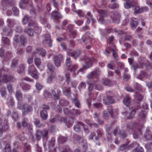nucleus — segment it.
<instances>
[{"mask_svg": "<svg viewBox=\"0 0 152 152\" xmlns=\"http://www.w3.org/2000/svg\"><path fill=\"white\" fill-rule=\"evenodd\" d=\"M34 123L37 127H40L43 126V125L38 120H36Z\"/></svg>", "mask_w": 152, "mask_h": 152, "instance_id": "680f3d73", "label": "nucleus"}, {"mask_svg": "<svg viewBox=\"0 0 152 152\" xmlns=\"http://www.w3.org/2000/svg\"><path fill=\"white\" fill-rule=\"evenodd\" d=\"M40 115L42 118L45 119L48 116V114L46 110H43L40 112Z\"/></svg>", "mask_w": 152, "mask_h": 152, "instance_id": "7c9ffc66", "label": "nucleus"}, {"mask_svg": "<svg viewBox=\"0 0 152 152\" xmlns=\"http://www.w3.org/2000/svg\"><path fill=\"white\" fill-rule=\"evenodd\" d=\"M73 102H74L75 106L77 107H79L80 103V101L79 100L77 96L75 98L73 99Z\"/></svg>", "mask_w": 152, "mask_h": 152, "instance_id": "e433bc0d", "label": "nucleus"}, {"mask_svg": "<svg viewBox=\"0 0 152 152\" xmlns=\"http://www.w3.org/2000/svg\"><path fill=\"white\" fill-rule=\"evenodd\" d=\"M48 134V131L47 130H44L42 131L38 130L36 134L37 139L38 140H39L41 137H46Z\"/></svg>", "mask_w": 152, "mask_h": 152, "instance_id": "f8f14e48", "label": "nucleus"}, {"mask_svg": "<svg viewBox=\"0 0 152 152\" xmlns=\"http://www.w3.org/2000/svg\"><path fill=\"white\" fill-rule=\"evenodd\" d=\"M35 32L37 34H39L42 31V28L40 27L35 26L34 28Z\"/></svg>", "mask_w": 152, "mask_h": 152, "instance_id": "5fc2aeb1", "label": "nucleus"}, {"mask_svg": "<svg viewBox=\"0 0 152 152\" xmlns=\"http://www.w3.org/2000/svg\"><path fill=\"white\" fill-rule=\"evenodd\" d=\"M65 75L66 78V81L67 84H69L70 82V74L68 72H65Z\"/></svg>", "mask_w": 152, "mask_h": 152, "instance_id": "e2e57ef3", "label": "nucleus"}, {"mask_svg": "<svg viewBox=\"0 0 152 152\" xmlns=\"http://www.w3.org/2000/svg\"><path fill=\"white\" fill-rule=\"evenodd\" d=\"M77 68V66L76 64H72L70 66L68 67V69L71 72H74Z\"/></svg>", "mask_w": 152, "mask_h": 152, "instance_id": "473e14b6", "label": "nucleus"}, {"mask_svg": "<svg viewBox=\"0 0 152 152\" xmlns=\"http://www.w3.org/2000/svg\"><path fill=\"white\" fill-rule=\"evenodd\" d=\"M146 74V72H145L142 71L140 72V75L137 77L138 79L141 80H142L145 77V75Z\"/></svg>", "mask_w": 152, "mask_h": 152, "instance_id": "c03bdc74", "label": "nucleus"}, {"mask_svg": "<svg viewBox=\"0 0 152 152\" xmlns=\"http://www.w3.org/2000/svg\"><path fill=\"white\" fill-rule=\"evenodd\" d=\"M138 24V22L136 18H132L131 22V26L133 29H135L137 27Z\"/></svg>", "mask_w": 152, "mask_h": 152, "instance_id": "412c9836", "label": "nucleus"}, {"mask_svg": "<svg viewBox=\"0 0 152 152\" xmlns=\"http://www.w3.org/2000/svg\"><path fill=\"white\" fill-rule=\"evenodd\" d=\"M30 19L28 16L25 15L22 20V24L23 25L26 24L28 22V23Z\"/></svg>", "mask_w": 152, "mask_h": 152, "instance_id": "f704fd0d", "label": "nucleus"}, {"mask_svg": "<svg viewBox=\"0 0 152 152\" xmlns=\"http://www.w3.org/2000/svg\"><path fill=\"white\" fill-rule=\"evenodd\" d=\"M63 60L62 56L61 55L56 56L54 58V61L56 66L57 67L60 66Z\"/></svg>", "mask_w": 152, "mask_h": 152, "instance_id": "4468645a", "label": "nucleus"}, {"mask_svg": "<svg viewBox=\"0 0 152 152\" xmlns=\"http://www.w3.org/2000/svg\"><path fill=\"white\" fill-rule=\"evenodd\" d=\"M34 62L37 68L40 69L41 66V59L38 58H36L34 60Z\"/></svg>", "mask_w": 152, "mask_h": 152, "instance_id": "c9c22d12", "label": "nucleus"}, {"mask_svg": "<svg viewBox=\"0 0 152 152\" xmlns=\"http://www.w3.org/2000/svg\"><path fill=\"white\" fill-rule=\"evenodd\" d=\"M146 113L144 111H142L140 112L139 116L140 118L144 120L145 118Z\"/></svg>", "mask_w": 152, "mask_h": 152, "instance_id": "79ce46f5", "label": "nucleus"}, {"mask_svg": "<svg viewBox=\"0 0 152 152\" xmlns=\"http://www.w3.org/2000/svg\"><path fill=\"white\" fill-rule=\"evenodd\" d=\"M9 127L8 122L7 120H4L0 122V136H2V133L7 130Z\"/></svg>", "mask_w": 152, "mask_h": 152, "instance_id": "39448f33", "label": "nucleus"}, {"mask_svg": "<svg viewBox=\"0 0 152 152\" xmlns=\"http://www.w3.org/2000/svg\"><path fill=\"white\" fill-rule=\"evenodd\" d=\"M12 11L15 15H17L19 14V11L17 7H12Z\"/></svg>", "mask_w": 152, "mask_h": 152, "instance_id": "13d9d810", "label": "nucleus"}, {"mask_svg": "<svg viewBox=\"0 0 152 152\" xmlns=\"http://www.w3.org/2000/svg\"><path fill=\"white\" fill-rule=\"evenodd\" d=\"M118 4L116 3H112L109 5V7L111 9H115L118 7Z\"/></svg>", "mask_w": 152, "mask_h": 152, "instance_id": "3c124183", "label": "nucleus"}, {"mask_svg": "<svg viewBox=\"0 0 152 152\" xmlns=\"http://www.w3.org/2000/svg\"><path fill=\"white\" fill-rule=\"evenodd\" d=\"M88 84L89 85V89L90 91H91L94 89L98 90L102 89V86L98 84L97 81L94 82L91 84H89V83L88 82Z\"/></svg>", "mask_w": 152, "mask_h": 152, "instance_id": "1a4fd4ad", "label": "nucleus"}, {"mask_svg": "<svg viewBox=\"0 0 152 152\" xmlns=\"http://www.w3.org/2000/svg\"><path fill=\"white\" fill-rule=\"evenodd\" d=\"M4 152H11V148L10 144H6L5 147V149Z\"/></svg>", "mask_w": 152, "mask_h": 152, "instance_id": "6e6d98bb", "label": "nucleus"}, {"mask_svg": "<svg viewBox=\"0 0 152 152\" xmlns=\"http://www.w3.org/2000/svg\"><path fill=\"white\" fill-rule=\"evenodd\" d=\"M0 92L2 97H5L7 95L5 88L4 87H2L0 90Z\"/></svg>", "mask_w": 152, "mask_h": 152, "instance_id": "4c0bfd02", "label": "nucleus"}, {"mask_svg": "<svg viewBox=\"0 0 152 152\" xmlns=\"http://www.w3.org/2000/svg\"><path fill=\"white\" fill-rule=\"evenodd\" d=\"M25 67L23 64H21L18 67V72L19 73H21L23 72L25 69Z\"/></svg>", "mask_w": 152, "mask_h": 152, "instance_id": "de8ad7c7", "label": "nucleus"}, {"mask_svg": "<svg viewBox=\"0 0 152 152\" xmlns=\"http://www.w3.org/2000/svg\"><path fill=\"white\" fill-rule=\"evenodd\" d=\"M134 4V0H128L126 3L124 4V7L128 9L131 8Z\"/></svg>", "mask_w": 152, "mask_h": 152, "instance_id": "6ab92c4d", "label": "nucleus"}, {"mask_svg": "<svg viewBox=\"0 0 152 152\" xmlns=\"http://www.w3.org/2000/svg\"><path fill=\"white\" fill-rule=\"evenodd\" d=\"M93 72L96 77L97 76H98L100 74V72L98 68H96Z\"/></svg>", "mask_w": 152, "mask_h": 152, "instance_id": "0e129e2a", "label": "nucleus"}, {"mask_svg": "<svg viewBox=\"0 0 152 152\" xmlns=\"http://www.w3.org/2000/svg\"><path fill=\"white\" fill-rule=\"evenodd\" d=\"M17 108L20 110H21L23 115L28 114L29 112H31L33 110V108L31 106L27 104H24L21 105L20 103L18 102Z\"/></svg>", "mask_w": 152, "mask_h": 152, "instance_id": "f03ea898", "label": "nucleus"}, {"mask_svg": "<svg viewBox=\"0 0 152 152\" xmlns=\"http://www.w3.org/2000/svg\"><path fill=\"white\" fill-rule=\"evenodd\" d=\"M134 11L135 13H140L142 12V10L139 6H136L135 7Z\"/></svg>", "mask_w": 152, "mask_h": 152, "instance_id": "8fccbe9b", "label": "nucleus"}, {"mask_svg": "<svg viewBox=\"0 0 152 152\" xmlns=\"http://www.w3.org/2000/svg\"><path fill=\"white\" fill-rule=\"evenodd\" d=\"M66 64L67 66L69 67L72 64V62L70 58H67L66 60Z\"/></svg>", "mask_w": 152, "mask_h": 152, "instance_id": "4d7b16f0", "label": "nucleus"}, {"mask_svg": "<svg viewBox=\"0 0 152 152\" xmlns=\"http://www.w3.org/2000/svg\"><path fill=\"white\" fill-rule=\"evenodd\" d=\"M67 54L69 56L73 57L75 58H77L80 54V51L79 50H77L75 51H73L71 50L67 51Z\"/></svg>", "mask_w": 152, "mask_h": 152, "instance_id": "dca6fc26", "label": "nucleus"}, {"mask_svg": "<svg viewBox=\"0 0 152 152\" xmlns=\"http://www.w3.org/2000/svg\"><path fill=\"white\" fill-rule=\"evenodd\" d=\"M113 102V97L112 96L108 95V94L107 95L106 97L103 99V103L106 105H109Z\"/></svg>", "mask_w": 152, "mask_h": 152, "instance_id": "2eb2a0df", "label": "nucleus"}, {"mask_svg": "<svg viewBox=\"0 0 152 152\" xmlns=\"http://www.w3.org/2000/svg\"><path fill=\"white\" fill-rule=\"evenodd\" d=\"M66 137L60 135L58 137V142L61 143H63L66 141Z\"/></svg>", "mask_w": 152, "mask_h": 152, "instance_id": "2f4dec72", "label": "nucleus"}, {"mask_svg": "<svg viewBox=\"0 0 152 152\" xmlns=\"http://www.w3.org/2000/svg\"><path fill=\"white\" fill-rule=\"evenodd\" d=\"M42 40L43 43L44 44H47L49 47L52 46V42L50 39V35L47 34H45L43 37Z\"/></svg>", "mask_w": 152, "mask_h": 152, "instance_id": "9d476101", "label": "nucleus"}, {"mask_svg": "<svg viewBox=\"0 0 152 152\" xmlns=\"http://www.w3.org/2000/svg\"><path fill=\"white\" fill-rule=\"evenodd\" d=\"M1 74L0 73V86L1 84V82L7 83L8 81H13V77L10 76H7L6 75H4L2 77L1 76Z\"/></svg>", "mask_w": 152, "mask_h": 152, "instance_id": "9b49d317", "label": "nucleus"}, {"mask_svg": "<svg viewBox=\"0 0 152 152\" xmlns=\"http://www.w3.org/2000/svg\"><path fill=\"white\" fill-rule=\"evenodd\" d=\"M13 148L12 152H18V142L15 141L13 143Z\"/></svg>", "mask_w": 152, "mask_h": 152, "instance_id": "37998d69", "label": "nucleus"}, {"mask_svg": "<svg viewBox=\"0 0 152 152\" xmlns=\"http://www.w3.org/2000/svg\"><path fill=\"white\" fill-rule=\"evenodd\" d=\"M28 73L30 75L35 79H37L39 77V74L33 65H31L28 67Z\"/></svg>", "mask_w": 152, "mask_h": 152, "instance_id": "20e7f679", "label": "nucleus"}, {"mask_svg": "<svg viewBox=\"0 0 152 152\" xmlns=\"http://www.w3.org/2000/svg\"><path fill=\"white\" fill-rule=\"evenodd\" d=\"M59 104L61 106H65L67 105L68 104L67 101L64 99H61L60 100L59 102Z\"/></svg>", "mask_w": 152, "mask_h": 152, "instance_id": "09e8293b", "label": "nucleus"}, {"mask_svg": "<svg viewBox=\"0 0 152 152\" xmlns=\"http://www.w3.org/2000/svg\"><path fill=\"white\" fill-rule=\"evenodd\" d=\"M110 15L114 23H119L120 15L118 12H111Z\"/></svg>", "mask_w": 152, "mask_h": 152, "instance_id": "6e6552de", "label": "nucleus"}, {"mask_svg": "<svg viewBox=\"0 0 152 152\" xmlns=\"http://www.w3.org/2000/svg\"><path fill=\"white\" fill-rule=\"evenodd\" d=\"M86 87V85L85 83L83 82H81L79 85L78 88L80 91L85 89Z\"/></svg>", "mask_w": 152, "mask_h": 152, "instance_id": "58836bf2", "label": "nucleus"}, {"mask_svg": "<svg viewBox=\"0 0 152 152\" xmlns=\"http://www.w3.org/2000/svg\"><path fill=\"white\" fill-rule=\"evenodd\" d=\"M101 83L104 85L107 86L110 83V81L106 78H104L102 80Z\"/></svg>", "mask_w": 152, "mask_h": 152, "instance_id": "603ef678", "label": "nucleus"}, {"mask_svg": "<svg viewBox=\"0 0 152 152\" xmlns=\"http://www.w3.org/2000/svg\"><path fill=\"white\" fill-rule=\"evenodd\" d=\"M135 95L136 96V99L139 101L142 100L143 98V96L140 94H137Z\"/></svg>", "mask_w": 152, "mask_h": 152, "instance_id": "69168bd1", "label": "nucleus"}, {"mask_svg": "<svg viewBox=\"0 0 152 152\" xmlns=\"http://www.w3.org/2000/svg\"><path fill=\"white\" fill-rule=\"evenodd\" d=\"M11 115L12 118L15 120L18 118V115L16 112H15L13 111Z\"/></svg>", "mask_w": 152, "mask_h": 152, "instance_id": "bf43d9fd", "label": "nucleus"}, {"mask_svg": "<svg viewBox=\"0 0 152 152\" xmlns=\"http://www.w3.org/2000/svg\"><path fill=\"white\" fill-rule=\"evenodd\" d=\"M40 19L41 23L44 24L45 26H47L48 29L51 28V26L47 21L46 18L45 17H41Z\"/></svg>", "mask_w": 152, "mask_h": 152, "instance_id": "4be33fe9", "label": "nucleus"}, {"mask_svg": "<svg viewBox=\"0 0 152 152\" xmlns=\"http://www.w3.org/2000/svg\"><path fill=\"white\" fill-rule=\"evenodd\" d=\"M87 77L88 79H91L94 77L96 78V77L92 71L87 75Z\"/></svg>", "mask_w": 152, "mask_h": 152, "instance_id": "864d4df0", "label": "nucleus"}, {"mask_svg": "<svg viewBox=\"0 0 152 152\" xmlns=\"http://www.w3.org/2000/svg\"><path fill=\"white\" fill-rule=\"evenodd\" d=\"M16 139L18 141H23L26 140V141H27V139H25L23 135H19L17 136L16 137Z\"/></svg>", "mask_w": 152, "mask_h": 152, "instance_id": "49530a36", "label": "nucleus"}, {"mask_svg": "<svg viewBox=\"0 0 152 152\" xmlns=\"http://www.w3.org/2000/svg\"><path fill=\"white\" fill-rule=\"evenodd\" d=\"M51 18L57 20L61 18V15L58 11H54L53 12L51 15Z\"/></svg>", "mask_w": 152, "mask_h": 152, "instance_id": "a211bd4d", "label": "nucleus"}, {"mask_svg": "<svg viewBox=\"0 0 152 152\" xmlns=\"http://www.w3.org/2000/svg\"><path fill=\"white\" fill-rule=\"evenodd\" d=\"M13 40V43L15 46L16 44L19 43L20 42L22 45L24 44L26 42V39L23 35L19 36L18 35H15Z\"/></svg>", "mask_w": 152, "mask_h": 152, "instance_id": "423d86ee", "label": "nucleus"}, {"mask_svg": "<svg viewBox=\"0 0 152 152\" xmlns=\"http://www.w3.org/2000/svg\"><path fill=\"white\" fill-rule=\"evenodd\" d=\"M98 12L99 15L97 18L98 21L100 23H103L104 22V18L107 15V12L105 10H100L98 11Z\"/></svg>", "mask_w": 152, "mask_h": 152, "instance_id": "0eeeda50", "label": "nucleus"}, {"mask_svg": "<svg viewBox=\"0 0 152 152\" xmlns=\"http://www.w3.org/2000/svg\"><path fill=\"white\" fill-rule=\"evenodd\" d=\"M7 23L8 26L12 28L13 27L14 25L17 22L14 20L8 19L7 20Z\"/></svg>", "mask_w": 152, "mask_h": 152, "instance_id": "b1692460", "label": "nucleus"}, {"mask_svg": "<svg viewBox=\"0 0 152 152\" xmlns=\"http://www.w3.org/2000/svg\"><path fill=\"white\" fill-rule=\"evenodd\" d=\"M15 95L16 98L18 100H20L22 99V96L20 91H17L16 92Z\"/></svg>", "mask_w": 152, "mask_h": 152, "instance_id": "a18cd8bd", "label": "nucleus"}, {"mask_svg": "<svg viewBox=\"0 0 152 152\" xmlns=\"http://www.w3.org/2000/svg\"><path fill=\"white\" fill-rule=\"evenodd\" d=\"M7 104L9 106L10 105L11 106H14V102L13 99L12 97H9L8 98L7 100Z\"/></svg>", "mask_w": 152, "mask_h": 152, "instance_id": "72a5a7b5", "label": "nucleus"}, {"mask_svg": "<svg viewBox=\"0 0 152 152\" xmlns=\"http://www.w3.org/2000/svg\"><path fill=\"white\" fill-rule=\"evenodd\" d=\"M2 40L4 45H9L10 44V40L8 38L3 37Z\"/></svg>", "mask_w": 152, "mask_h": 152, "instance_id": "a19ab883", "label": "nucleus"}, {"mask_svg": "<svg viewBox=\"0 0 152 152\" xmlns=\"http://www.w3.org/2000/svg\"><path fill=\"white\" fill-rule=\"evenodd\" d=\"M55 76L54 75H51L49 76L47 79V82L49 83H51L52 80L55 78Z\"/></svg>", "mask_w": 152, "mask_h": 152, "instance_id": "052dcab7", "label": "nucleus"}, {"mask_svg": "<svg viewBox=\"0 0 152 152\" xmlns=\"http://www.w3.org/2000/svg\"><path fill=\"white\" fill-rule=\"evenodd\" d=\"M112 48H108V50L111 51L113 52V56L115 59L117 60L118 58V56L117 53L115 51L116 48L114 44H112Z\"/></svg>", "mask_w": 152, "mask_h": 152, "instance_id": "5701e85b", "label": "nucleus"}, {"mask_svg": "<svg viewBox=\"0 0 152 152\" xmlns=\"http://www.w3.org/2000/svg\"><path fill=\"white\" fill-rule=\"evenodd\" d=\"M145 147L148 150L152 149V143L151 142L148 143L145 146Z\"/></svg>", "mask_w": 152, "mask_h": 152, "instance_id": "774afa93", "label": "nucleus"}, {"mask_svg": "<svg viewBox=\"0 0 152 152\" xmlns=\"http://www.w3.org/2000/svg\"><path fill=\"white\" fill-rule=\"evenodd\" d=\"M20 86L24 91L29 90L30 88V86L29 85L23 82H21L20 84Z\"/></svg>", "mask_w": 152, "mask_h": 152, "instance_id": "393cba45", "label": "nucleus"}, {"mask_svg": "<svg viewBox=\"0 0 152 152\" xmlns=\"http://www.w3.org/2000/svg\"><path fill=\"white\" fill-rule=\"evenodd\" d=\"M131 146L132 147H134V152H143L144 150L141 147L139 146L138 144L136 142H134L131 145Z\"/></svg>", "mask_w": 152, "mask_h": 152, "instance_id": "f3484780", "label": "nucleus"}, {"mask_svg": "<svg viewBox=\"0 0 152 152\" xmlns=\"http://www.w3.org/2000/svg\"><path fill=\"white\" fill-rule=\"evenodd\" d=\"M62 90L64 94L66 96H68L71 93L69 88L65 87L63 88Z\"/></svg>", "mask_w": 152, "mask_h": 152, "instance_id": "bb28decb", "label": "nucleus"}, {"mask_svg": "<svg viewBox=\"0 0 152 152\" xmlns=\"http://www.w3.org/2000/svg\"><path fill=\"white\" fill-rule=\"evenodd\" d=\"M123 102L126 106H128L130 102V99L128 95H126L124 98Z\"/></svg>", "mask_w": 152, "mask_h": 152, "instance_id": "cd10ccee", "label": "nucleus"}, {"mask_svg": "<svg viewBox=\"0 0 152 152\" xmlns=\"http://www.w3.org/2000/svg\"><path fill=\"white\" fill-rule=\"evenodd\" d=\"M130 79V76L128 74L126 73L123 75V79L126 81H127Z\"/></svg>", "mask_w": 152, "mask_h": 152, "instance_id": "338daca9", "label": "nucleus"}, {"mask_svg": "<svg viewBox=\"0 0 152 152\" xmlns=\"http://www.w3.org/2000/svg\"><path fill=\"white\" fill-rule=\"evenodd\" d=\"M12 32V31L11 30L7 29L6 27H5L3 29V32L2 33V35L8 36L11 34Z\"/></svg>", "mask_w": 152, "mask_h": 152, "instance_id": "c756f323", "label": "nucleus"}, {"mask_svg": "<svg viewBox=\"0 0 152 152\" xmlns=\"http://www.w3.org/2000/svg\"><path fill=\"white\" fill-rule=\"evenodd\" d=\"M47 67L49 70L50 72H53L55 69L54 66L49 62H47Z\"/></svg>", "mask_w": 152, "mask_h": 152, "instance_id": "ea45409f", "label": "nucleus"}, {"mask_svg": "<svg viewBox=\"0 0 152 152\" xmlns=\"http://www.w3.org/2000/svg\"><path fill=\"white\" fill-rule=\"evenodd\" d=\"M24 152H30L31 149L29 145L27 142L24 143L23 146Z\"/></svg>", "mask_w": 152, "mask_h": 152, "instance_id": "c85d7f7f", "label": "nucleus"}, {"mask_svg": "<svg viewBox=\"0 0 152 152\" xmlns=\"http://www.w3.org/2000/svg\"><path fill=\"white\" fill-rule=\"evenodd\" d=\"M46 54V51L45 50L42 49H37L33 53L34 56H35L37 57L39 55L43 57Z\"/></svg>", "mask_w": 152, "mask_h": 152, "instance_id": "ddd939ff", "label": "nucleus"}, {"mask_svg": "<svg viewBox=\"0 0 152 152\" xmlns=\"http://www.w3.org/2000/svg\"><path fill=\"white\" fill-rule=\"evenodd\" d=\"M145 137L147 140H149L152 139V135L149 128L147 129L145 133Z\"/></svg>", "mask_w": 152, "mask_h": 152, "instance_id": "aec40b11", "label": "nucleus"}, {"mask_svg": "<svg viewBox=\"0 0 152 152\" xmlns=\"http://www.w3.org/2000/svg\"><path fill=\"white\" fill-rule=\"evenodd\" d=\"M24 32L30 36H32L34 34V31L31 28H26L24 30Z\"/></svg>", "mask_w": 152, "mask_h": 152, "instance_id": "a878e982", "label": "nucleus"}, {"mask_svg": "<svg viewBox=\"0 0 152 152\" xmlns=\"http://www.w3.org/2000/svg\"><path fill=\"white\" fill-rule=\"evenodd\" d=\"M83 60L85 63V65H83L84 68L88 69L92 66L95 59L91 56H88L85 57Z\"/></svg>", "mask_w": 152, "mask_h": 152, "instance_id": "7ed1b4c3", "label": "nucleus"}, {"mask_svg": "<svg viewBox=\"0 0 152 152\" xmlns=\"http://www.w3.org/2000/svg\"><path fill=\"white\" fill-rule=\"evenodd\" d=\"M145 61H147V60H145L144 58L142 57L139 58L138 59V63H134L133 66L134 70L135 71L136 69L137 68H142L145 64L147 68L148 69L151 68V64L148 62L146 63L145 62Z\"/></svg>", "mask_w": 152, "mask_h": 152, "instance_id": "f257e3e1", "label": "nucleus"}]
</instances>
